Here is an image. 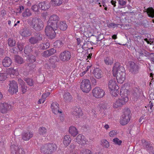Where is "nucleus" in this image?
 I'll return each mask as SVG.
<instances>
[{
    "mask_svg": "<svg viewBox=\"0 0 154 154\" xmlns=\"http://www.w3.org/2000/svg\"><path fill=\"white\" fill-rule=\"evenodd\" d=\"M57 146L53 143H48L44 144L40 148L42 152L45 154H52L57 150Z\"/></svg>",
    "mask_w": 154,
    "mask_h": 154,
    "instance_id": "nucleus-1",
    "label": "nucleus"
},
{
    "mask_svg": "<svg viewBox=\"0 0 154 154\" xmlns=\"http://www.w3.org/2000/svg\"><path fill=\"white\" fill-rule=\"evenodd\" d=\"M131 116V111L128 108L125 107L123 111V114L121 116L120 123L122 125L127 124L130 121Z\"/></svg>",
    "mask_w": 154,
    "mask_h": 154,
    "instance_id": "nucleus-2",
    "label": "nucleus"
},
{
    "mask_svg": "<svg viewBox=\"0 0 154 154\" xmlns=\"http://www.w3.org/2000/svg\"><path fill=\"white\" fill-rule=\"evenodd\" d=\"M31 25L32 28L37 31L42 29L43 26L42 21L40 19L37 17L32 18Z\"/></svg>",
    "mask_w": 154,
    "mask_h": 154,
    "instance_id": "nucleus-3",
    "label": "nucleus"
},
{
    "mask_svg": "<svg viewBox=\"0 0 154 154\" xmlns=\"http://www.w3.org/2000/svg\"><path fill=\"white\" fill-rule=\"evenodd\" d=\"M91 83L90 80L84 79L81 83L80 89L84 92L88 93L91 89Z\"/></svg>",
    "mask_w": 154,
    "mask_h": 154,
    "instance_id": "nucleus-4",
    "label": "nucleus"
},
{
    "mask_svg": "<svg viewBox=\"0 0 154 154\" xmlns=\"http://www.w3.org/2000/svg\"><path fill=\"white\" fill-rule=\"evenodd\" d=\"M57 30V28L55 29L54 26L48 24L45 29V33L46 35L51 39L55 38L56 32L55 31Z\"/></svg>",
    "mask_w": 154,
    "mask_h": 154,
    "instance_id": "nucleus-5",
    "label": "nucleus"
},
{
    "mask_svg": "<svg viewBox=\"0 0 154 154\" xmlns=\"http://www.w3.org/2000/svg\"><path fill=\"white\" fill-rule=\"evenodd\" d=\"M125 68H119L117 71L116 80L118 83H122L125 79L126 73Z\"/></svg>",
    "mask_w": 154,
    "mask_h": 154,
    "instance_id": "nucleus-6",
    "label": "nucleus"
},
{
    "mask_svg": "<svg viewBox=\"0 0 154 154\" xmlns=\"http://www.w3.org/2000/svg\"><path fill=\"white\" fill-rule=\"evenodd\" d=\"M93 95L96 98H101L105 94L104 91L100 87H96L92 90Z\"/></svg>",
    "mask_w": 154,
    "mask_h": 154,
    "instance_id": "nucleus-7",
    "label": "nucleus"
},
{
    "mask_svg": "<svg viewBox=\"0 0 154 154\" xmlns=\"http://www.w3.org/2000/svg\"><path fill=\"white\" fill-rule=\"evenodd\" d=\"M11 152V154H25V152L20 146L15 144H11L10 146Z\"/></svg>",
    "mask_w": 154,
    "mask_h": 154,
    "instance_id": "nucleus-8",
    "label": "nucleus"
},
{
    "mask_svg": "<svg viewBox=\"0 0 154 154\" xmlns=\"http://www.w3.org/2000/svg\"><path fill=\"white\" fill-rule=\"evenodd\" d=\"M60 20L59 17L57 15L53 14L50 16L48 22V24L54 26L55 29L57 28V23Z\"/></svg>",
    "mask_w": 154,
    "mask_h": 154,
    "instance_id": "nucleus-9",
    "label": "nucleus"
},
{
    "mask_svg": "<svg viewBox=\"0 0 154 154\" xmlns=\"http://www.w3.org/2000/svg\"><path fill=\"white\" fill-rule=\"evenodd\" d=\"M59 57L60 60L62 61H69L71 57V53L68 51H64L60 53Z\"/></svg>",
    "mask_w": 154,
    "mask_h": 154,
    "instance_id": "nucleus-10",
    "label": "nucleus"
},
{
    "mask_svg": "<svg viewBox=\"0 0 154 154\" xmlns=\"http://www.w3.org/2000/svg\"><path fill=\"white\" fill-rule=\"evenodd\" d=\"M9 85L8 91L12 95L17 94L18 91V86L17 82L15 80L12 81Z\"/></svg>",
    "mask_w": 154,
    "mask_h": 154,
    "instance_id": "nucleus-11",
    "label": "nucleus"
},
{
    "mask_svg": "<svg viewBox=\"0 0 154 154\" xmlns=\"http://www.w3.org/2000/svg\"><path fill=\"white\" fill-rule=\"evenodd\" d=\"M12 109V106L6 103H0V112L5 113Z\"/></svg>",
    "mask_w": 154,
    "mask_h": 154,
    "instance_id": "nucleus-12",
    "label": "nucleus"
},
{
    "mask_svg": "<svg viewBox=\"0 0 154 154\" xmlns=\"http://www.w3.org/2000/svg\"><path fill=\"white\" fill-rule=\"evenodd\" d=\"M108 87L110 90H112L114 89H116V90L119 89V87L116 82L115 78H112L109 80L108 83Z\"/></svg>",
    "mask_w": 154,
    "mask_h": 154,
    "instance_id": "nucleus-13",
    "label": "nucleus"
},
{
    "mask_svg": "<svg viewBox=\"0 0 154 154\" xmlns=\"http://www.w3.org/2000/svg\"><path fill=\"white\" fill-rule=\"evenodd\" d=\"M127 102L128 101L126 98L124 99L120 97L113 103V107L115 108H117L125 105Z\"/></svg>",
    "mask_w": 154,
    "mask_h": 154,
    "instance_id": "nucleus-14",
    "label": "nucleus"
},
{
    "mask_svg": "<svg viewBox=\"0 0 154 154\" xmlns=\"http://www.w3.org/2000/svg\"><path fill=\"white\" fill-rule=\"evenodd\" d=\"M141 142L144 149L146 150L149 153L150 152H152V151L153 148L152 146V144L150 143V141L143 139L141 140Z\"/></svg>",
    "mask_w": 154,
    "mask_h": 154,
    "instance_id": "nucleus-15",
    "label": "nucleus"
},
{
    "mask_svg": "<svg viewBox=\"0 0 154 154\" xmlns=\"http://www.w3.org/2000/svg\"><path fill=\"white\" fill-rule=\"evenodd\" d=\"M73 116L76 118H79L82 116L83 112L80 106L78 104H75L74 107V111L73 112Z\"/></svg>",
    "mask_w": 154,
    "mask_h": 154,
    "instance_id": "nucleus-16",
    "label": "nucleus"
},
{
    "mask_svg": "<svg viewBox=\"0 0 154 154\" xmlns=\"http://www.w3.org/2000/svg\"><path fill=\"white\" fill-rule=\"evenodd\" d=\"M80 30L84 35H87L91 33V27L88 24H87L86 25L82 26L80 28Z\"/></svg>",
    "mask_w": 154,
    "mask_h": 154,
    "instance_id": "nucleus-17",
    "label": "nucleus"
},
{
    "mask_svg": "<svg viewBox=\"0 0 154 154\" xmlns=\"http://www.w3.org/2000/svg\"><path fill=\"white\" fill-rule=\"evenodd\" d=\"M42 35L39 34H37L34 37H31L29 40V41L32 44H34L42 40Z\"/></svg>",
    "mask_w": 154,
    "mask_h": 154,
    "instance_id": "nucleus-18",
    "label": "nucleus"
},
{
    "mask_svg": "<svg viewBox=\"0 0 154 154\" xmlns=\"http://www.w3.org/2000/svg\"><path fill=\"white\" fill-rule=\"evenodd\" d=\"M63 97L64 101L66 103H70L73 101L72 97L68 92H65L63 94Z\"/></svg>",
    "mask_w": 154,
    "mask_h": 154,
    "instance_id": "nucleus-19",
    "label": "nucleus"
},
{
    "mask_svg": "<svg viewBox=\"0 0 154 154\" xmlns=\"http://www.w3.org/2000/svg\"><path fill=\"white\" fill-rule=\"evenodd\" d=\"M55 52H56V50L54 48H51L44 51L41 54L42 57L47 58L53 55Z\"/></svg>",
    "mask_w": 154,
    "mask_h": 154,
    "instance_id": "nucleus-20",
    "label": "nucleus"
},
{
    "mask_svg": "<svg viewBox=\"0 0 154 154\" xmlns=\"http://www.w3.org/2000/svg\"><path fill=\"white\" fill-rule=\"evenodd\" d=\"M33 135L31 132L24 131L22 134V139L24 140H27L32 137Z\"/></svg>",
    "mask_w": 154,
    "mask_h": 154,
    "instance_id": "nucleus-21",
    "label": "nucleus"
},
{
    "mask_svg": "<svg viewBox=\"0 0 154 154\" xmlns=\"http://www.w3.org/2000/svg\"><path fill=\"white\" fill-rule=\"evenodd\" d=\"M75 141L80 144H86V139L84 136L81 134H79L75 138Z\"/></svg>",
    "mask_w": 154,
    "mask_h": 154,
    "instance_id": "nucleus-22",
    "label": "nucleus"
},
{
    "mask_svg": "<svg viewBox=\"0 0 154 154\" xmlns=\"http://www.w3.org/2000/svg\"><path fill=\"white\" fill-rule=\"evenodd\" d=\"M93 73L95 77L97 79H100L103 76V72L100 68H94Z\"/></svg>",
    "mask_w": 154,
    "mask_h": 154,
    "instance_id": "nucleus-23",
    "label": "nucleus"
},
{
    "mask_svg": "<svg viewBox=\"0 0 154 154\" xmlns=\"http://www.w3.org/2000/svg\"><path fill=\"white\" fill-rule=\"evenodd\" d=\"M130 92L129 91L126 89L121 90V91L120 92V95L121 96V97L124 99L126 98L127 99V100L128 101V95L130 94Z\"/></svg>",
    "mask_w": 154,
    "mask_h": 154,
    "instance_id": "nucleus-24",
    "label": "nucleus"
},
{
    "mask_svg": "<svg viewBox=\"0 0 154 154\" xmlns=\"http://www.w3.org/2000/svg\"><path fill=\"white\" fill-rule=\"evenodd\" d=\"M67 26V25L64 21H60L57 23V29L58 28L62 31L66 30Z\"/></svg>",
    "mask_w": 154,
    "mask_h": 154,
    "instance_id": "nucleus-25",
    "label": "nucleus"
},
{
    "mask_svg": "<svg viewBox=\"0 0 154 154\" xmlns=\"http://www.w3.org/2000/svg\"><path fill=\"white\" fill-rule=\"evenodd\" d=\"M12 63L11 60L8 57H5L2 62V64L5 67H8L10 66Z\"/></svg>",
    "mask_w": 154,
    "mask_h": 154,
    "instance_id": "nucleus-26",
    "label": "nucleus"
},
{
    "mask_svg": "<svg viewBox=\"0 0 154 154\" xmlns=\"http://www.w3.org/2000/svg\"><path fill=\"white\" fill-rule=\"evenodd\" d=\"M39 8L42 10H46L50 8L49 2H43L39 3L38 5Z\"/></svg>",
    "mask_w": 154,
    "mask_h": 154,
    "instance_id": "nucleus-27",
    "label": "nucleus"
},
{
    "mask_svg": "<svg viewBox=\"0 0 154 154\" xmlns=\"http://www.w3.org/2000/svg\"><path fill=\"white\" fill-rule=\"evenodd\" d=\"M69 132L73 137H75L78 134V131L77 129L73 126H70L69 128Z\"/></svg>",
    "mask_w": 154,
    "mask_h": 154,
    "instance_id": "nucleus-28",
    "label": "nucleus"
},
{
    "mask_svg": "<svg viewBox=\"0 0 154 154\" xmlns=\"http://www.w3.org/2000/svg\"><path fill=\"white\" fill-rule=\"evenodd\" d=\"M104 62L106 65H111L113 63V60L111 57L108 56L104 58Z\"/></svg>",
    "mask_w": 154,
    "mask_h": 154,
    "instance_id": "nucleus-29",
    "label": "nucleus"
},
{
    "mask_svg": "<svg viewBox=\"0 0 154 154\" xmlns=\"http://www.w3.org/2000/svg\"><path fill=\"white\" fill-rule=\"evenodd\" d=\"M71 139L69 135H66L64 137L63 143L65 146H67L70 143Z\"/></svg>",
    "mask_w": 154,
    "mask_h": 154,
    "instance_id": "nucleus-30",
    "label": "nucleus"
},
{
    "mask_svg": "<svg viewBox=\"0 0 154 154\" xmlns=\"http://www.w3.org/2000/svg\"><path fill=\"white\" fill-rule=\"evenodd\" d=\"M20 34L23 36L26 37L30 35L28 29L26 28L23 29L20 31Z\"/></svg>",
    "mask_w": 154,
    "mask_h": 154,
    "instance_id": "nucleus-31",
    "label": "nucleus"
},
{
    "mask_svg": "<svg viewBox=\"0 0 154 154\" xmlns=\"http://www.w3.org/2000/svg\"><path fill=\"white\" fill-rule=\"evenodd\" d=\"M7 69V68H6ZM6 71L8 73V75H11V74L13 75H16L17 73V72L16 69H14V68H8V69H6Z\"/></svg>",
    "mask_w": 154,
    "mask_h": 154,
    "instance_id": "nucleus-32",
    "label": "nucleus"
},
{
    "mask_svg": "<svg viewBox=\"0 0 154 154\" xmlns=\"http://www.w3.org/2000/svg\"><path fill=\"white\" fill-rule=\"evenodd\" d=\"M38 131L40 135H43L44 137H45L47 134V130L44 127H40L38 129Z\"/></svg>",
    "mask_w": 154,
    "mask_h": 154,
    "instance_id": "nucleus-33",
    "label": "nucleus"
},
{
    "mask_svg": "<svg viewBox=\"0 0 154 154\" xmlns=\"http://www.w3.org/2000/svg\"><path fill=\"white\" fill-rule=\"evenodd\" d=\"M52 6H57L61 5L62 3V0H51L50 2Z\"/></svg>",
    "mask_w": 154,
    "mask_h": 154,
    "instance_id": "nucleus-34",
    "label": "nucleus"
},
{
    "mask_svg": "<svg viewBox=\"0 0 154 154\" xmlns=\"http://www.w3.org/2000/svg\"><path fill=\"white\" fill-rule=\"evenodd\" d=\"M23 79L29 86H32L33 85L34 81L32 79L28 77H24L23 78Z\"/></svg>",
    "mask_w": 154,
    "mask_h": 154,
    "instance_id": "nucleus-35",
    "label": "nucleus"
},
{
    "mask_svg": "<svg viewBox=\"0 0 154 154\" xmlns=\"http://www.w3.org/2000/svg\"><path fill=\"white\" fill-rule=\"evenodd\" d=\"M147 13L149 17L152 18L154 17V9L152 8H148L147 9Z\"/></svg>",
    "mask_w": 154,
    "mask_h": 154,
    "instance_id": "nucleus-36",
    "label": "nucleus"
},
{
    "mask_svg": "<svg viewBox=\"0 0 154 154\" xmlns=\"http://www.w3.org/2000/svg\"><path fill=\"white\" fill-rule=\"evenodd\" d=\"M100 108L101 109L105 110L109 107L108 104L106 101L101 102L99 104Z\"/></svg>",
    "mask_w": 154,
    "mask_h": 154,
    "instance_id": "nucleus-37",
    "label": "nucleus"
},
{
    "mask_svg": "<svg viewBox=\"0 0 154 154\" xmlns=\"http://www.w3.org/2000/svg\"><path fill=\"white\" fill-rule=\"evenodd\" d=\"M32 51V48H31V45L29 44L26 46L24 48V52L26 54H28L30 53Z\"/></svg>",
    "mask_w": 154,
    "mask_h": 154,
    "instance_id": "nucleus-38",
    "label": "nucleus"
},
{
    "mask_svg": "<svg viewBox=\"0 0 154 154\" xmlns=\"http://www.w3.org/2000/svg\"><path fill=\"white\" fill-rule=\"evenodd\" d=\"M14 59L15 62L18 64H21L23 63V58L18 55H15L14 56Z\"/></svg>",
    "mask_w": 154,
    "mask_h": 154,
    "instance_id": "nucleus-39",
    "label": "nucleus"
},
{
    "mask_svg": "<svg viewBox=\"0 0 154 154\" xmlns=\"http://www.w3.org/2000/svg\"><path fill=\"white\" fill-rule=\"evenodd\" d=\"M31 15V12L30 10L29 9H25V10L22 14L23 16L24 17H29Z\"/></svg>",
    "mask_w": 154,
    "mask_h": 154,
    "instance_id": "nucleus-40",
    "label": "nucleus"
},
{
    "mask_svg": "<svg viewBox=\"0 0 154 154\" xmlns=\"http://www.w3.org/2000/svg\"><path fill=\"white\" fill-rule=\"evenodd\" d=\"M8 73L6 71L4 72L0 73V81H4L7 78Z\"/></svg>",
    "mask_w": 154,
    "mask_h": 154,
    "instance_id": "nucleus-41",
    "label": "nucleus"
},
{
    "mask_svg": "<svg viewBox=\"0 0 154 154\" xmlns=\"http://www.w3.org/2000/svg\"><path fill=\"white\" fill-rule=\"evenodd\" d=\"M27 60L30 63H34L36 61V58L32 55H28Z\"/></svg>",
    "mask_w": 154,
    "mask_h": 154,
    "instance_id": "nucleus-42",
    "label": "nucleus"
},
{
    "mask_svg": "<svg viewBox=\"0 0 154 154\" xmlns=\"http://www.w3.org/2000/svg\"><path fill=\"white\" fill-rule=\"evenodd\" d=\"M32 68H25L24 69L23 74L25 76H26L29 75V72L31 73V72H32Z\"/></svg>",
    "mask_w": 154,
    "mask_h": 154,
    "instance_id": "nucleus-43",
    "label": "nucleus"
},
{
    "mask_svg": "<svg viewBox=\"0 0 154 154\" xmlns=\"http://www.w3.org/2000/svg\"><path fill=\"white\" fill-rule=\"evenodd\" d=\"M8 45L9 46L13 47L15 45V41L12 38H10L8 40Z\"/></svg>",
    "mask_w": 154,
    "mask_h": 154,
    "instance_id": "nucleus-44",
    "label": "nucleus"
},
{
    "mask_svg": "<svg viewBox=\"0 0 154 154\" xmlns=\"http://www.w3.org/2000/svg\"><path fill=\"white\" fill-rule=\"evenodd\" d=\"M52 61V60L50 59L49 61H48L47 63H46L45 65V67H53L54 66V63L51 62Z\"/></svg>",
    "mask_w": 154,
    "mask_h": 154,
    "instance_id": "nucleus-45",
    "label": "nucleus"
},
{
    "mask_svg": "<svg viewBox=\"0 0 154 154\" xmlns=\"http://www.w3.org/2000/svg\"><path fill=\"white\" fill-rule=\"evenodd\" d=\"M140 91L137 88L136 89V90H135L133 94L134 97L136 99H138L140 96Z\"/></svg>",
    "mask_w": 154,
    "mask_h": 154,
    "instance_id": "nucleus-46",
    "label": "nucleus"
},
{
    "mask_svg": "<svg viewBox=\"0 0 154 154\" xmlns=\"http://www.w3.org/2000/svg\"><path fill=\"white\" fill-rule=\"evenodd\" d=\"M101 144L106 148H108L109 145V142L106 140H103L101 141Z\"/></svg>",
    "mask_w": 154,
    "mask_h": 154,
    "instance_id": "nucleus-47",
    "label": "nucleus"
},
{
    "mask_svg": "<svg viewBox=\"0 0 154 154\" xmlns=\"http://www.w3.org/2000/svg\"><path fill=\"white\" fill-rule=\"evenodd\" d=\"M113 142L115 144L118 145L119 146L121 145L122 141L118 138L117 137H115L113 139Z\"/></svg>",
    "mask_w": 154,
    "mask_h": 154,
    "instance_id": "nucleus-48",
    "label": "nucleus"
},
{
    "mask_svg": "<svg viewBox=\"0 0 154 154\" xmlns=\"http://www.w3.org/2000/svg\"><path fill=\"white\" fill-rule=\"evenodd\" d=\"M50 46V45L49 43L46 42L45 44L42 43L41 44L40 47L42 49H45L48 48Z\"/></svg>",
    "mask_w": 154,
    "mask_h": 154,
    "instance_id": "nucleus-49",
    "label": "nucleus"
},
{
    "mask_svg": "<svg viewBox=\"0 0 154 154\" xmlns=\"http://www.w3.org/2000/svg\"><path fill=\"white\" fill-rule=\"evenodd\" d=\"M129 72L133 74H136L138 72L139 68H129Z\"/></svg>",
    "mask_w": 154,
    "mask_h": 154,
    "instance_id": "nucleus-50",
    "label": "nucleus"
},
{
    "mask_svg": "<svg viewBox=\"0 0 154 154\" xmlns=\"http://www.w3.org/2000/svg\"><path fill=\"white\" fill-rule=\"evenodd\" d=\"M116 89H114L112 90H110L111 92V94L113 97H116L118 96L119 94V90H116Z\"/></svg>",
    "mask_w": 154,
    "mask_h": 154,
    "instance_id": "nucleus-51",
    "label": "nucleus"
},
{
    "mask_svg": "<svg viewBox=\"0 0 154 154\" xmlns=\"http://www.w3.org/2000/svg\"><path fill=\"white\" fill-rule=\"evenodd\" d=\"M63 45L62 42L60 40H57L54 43V45L56 47L60 48Z\"/></svg>",
    "mask_w": 154,
    "mask_h": 154,
    "instance_id": "nucleus-52",
    "label": "nucleus"
},
{
    "mask_svg": "<svg viewBox=\"0 0 154 154\" xmlns=\"http://www.w3.org/2000/svg\"><path fill=\"white\" fill-rule=\"evenodd\" d=\"M24 44L23 43H18L17 47L20 51H22L24 47Z\"/></svg>",
    "mask_w": 154,
    "mask_h": 154,
    "instance_id": "nucleus-53",
    "label": "nucleus"
},
{
    "mask_svg": "<svg viewBox=\"0 0 154 154\" xmlns=\"http://www.w3.org/2000/svg\"><path fill=\"white\" fill-rule=\"evenodd\" d=\"M59 105L57 103H53L51 104V109H59Z\"/></svg>",
    "mask_w": 154,
    "mask_h": 154,
    "instance_id": "nucleus-54",
    "label": "nucleus"
},
{
    "mask_svg": "<svg viewBox=\"0 0 154 154\" xmlns=\"http://www.w3.org/2000/svg\"><path fill=\"white\" fill-rule=\"evenodd\" d=\"M27 86L25 84L21 86V91L22 93L24 94L27 91Z\"/></svg>",
    "mask_w": 154,
    "mask_h": 154,
    "instance_id": "nucleus-55",
    "label": "nucleus"
},
{
    "mask_svg": "<svg viewBox=\"0 0 154 154\" xmlns=\"http://www.w3.org/2000/svg\"><path fill=\"white\" fill-rule=\"evenodd\" d=\"M119 68H112V72L113 76L114 77H116L118 73L117 71L119 70Z\"/></svg>",
    "mask_w": 154,
    "mask_h": 154,
    "instance_id": "nucleus-56",
    "label": "nucleus"
},
{
    "mask_svg": "<svg viewBox=\"0 0 154 154\" xmlns=\"http://www.w3.org/2000/svg\"><path fill=\"white\" fill-rule=\"evenodd\" d=\"M119 24L113 23H110L108 24L107 26L109 28H114L118 26Z\"/></svg>",
    "mask_w": 154,
    "mask_h": 154,
    "instance_id": "nucleus-57",
    "label": "nucleus"
},
{
    "mask_svg": "<svg viewBox=\"0 0 154 154\" xmlns=\"http://www.w3.org/2000/svg\"><path fill=\"white\" fill-rule=\"evenodd\" d=\"M85 69H82V72L80 73V75L81 76H83L85 73L87 72L88 71L89 69L90 68H85Z\"/></svg>",
    "mask_w": 154,
    "mask_h": 154,
    "instance_id": "nucleus-58",
    "label": "nucleus"
},
{
    "mask_svg": "<svg viewBox=\"0 0 154 154\" xmlns=\"http://www.w3.org/2000/svg\"><path fill=\"white\" fill-rule=\"evenodd\" d=\"M128 66H129L130 67H135L136 66V65L135 63L132 61H129L128 62Z\"/></svg>",
    "mask_w": 154,
    "mask_h": 154,
    "instance_id": "nucleus-59",
    "label": "nucleus"
},
{
    "mask_svg": "<svg viewBox=\"0 0 154 154\" xmlns=\"http://www.w3.org/2000/svg\"><path fill=\"white\" fill-rule=\"evenodd\" d=\"M31 8L34 11L37 12L38 10V6L36 5H33L32 7Z\"/></svg>",
    "mask_w": 154,
    "mask_h": 154,
    "instance_id": "nucleus-60",
    "label": "nucleus"
},
{
    "mask_svg": "<svg viewBox=\"0 0 154 154\" xmlns=\"http://www.w3.org/2000/svg\"><path fill=\"white\" fill-rule=\"evenodd\" d=\"M91 81L92 83V84L93 85H96L97 80L95 79L93 77H91Z\"/></svg>",
    "mask_w": 154,
    "mask_h": 154,
    "instance_id": "nucleus-61",
    "label": "nucleus"
},
{
    "mask_svg": "<svg viewBox=\"0 0 154 154\" xmlns=\"http://www.w3.org/2000/svg\"><path fill=\"white\" fill-rule=\"evenodd\" d=\"M50 94V92H45L42 95V97L45 99Z\"/></svg>",
    "mask_w": 154,
    "mask_h": 154,
    "instance_id": "nucleus-62",
    "label": "nucleus"
},
{
    "mask_svg": "<svg viewBox=\"0 0 154 154\" xmlns=\"http://www.w3.org/2000/svg\"><path fill=\"white\" fill-rule=\"evenodd\" d=\"M75 148V145L72 143L68 146L69 149L70 151H73Z\"/></svg>",
    "mask_w": 154,
    "mask_h": 154,
    "instance_id": "nucleus-63",
    "label": "nucleus"
},
{
    "mask_svg": "<svg viewBox=\"0 0 154 154\" xmlns=\"http://www.w3.org/2000/svg\"><path fill=\"white\" fill-rule=\"evenodd\" d=\"M118 2L119 5L122 6L125 5L126 3V2L123 0H119Z\"/></svg>",
    "mask_w": 154,
    "mask_h": 154,
    "instance_id": "nucleus-64",
    "label": "nucleus"
}]
</instances>
